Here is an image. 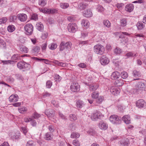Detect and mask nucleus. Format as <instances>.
<instances>
[{
    "label": "nucleus",
    "mask_w": 146,
    "mask_h": 146,
    "mask_svg": "<svg viewBox=\"0 0 146 146\" xmlns=\"http://www.w3.org/2000/svg\"><path fill=\"white\" fill-rule=\"evenodd\" d=\"M72 46V43L70 41H68L65 42L64 41H62L59 46V50L60 51H63L64 49L70 50H71Z\"/></svg>",
    "instance_id": "f257e3e1"
},
{
    "label": "nucleus",
    "mask_w": 146,
    "mask_h": 146,
    "mask_svg": "<svg viewBox=\"0 0 146 146\" xmlns=\"http://www.w3.org/2000/svg\"><path fill=\"white\" fill-rule=\"evenodd\" d=\"M110 121L114 124L118 125L121 123V118L118 115H113L110 116L109 118Z\"/></svg>",
    "instance_id": "f03ea898"
},
{
    "label": "nucleus",
    "mask_w": 146,
    "mask_h": 146,
    "mask_svg": "<svg viewBox=\"0 0 146 146\" xmlns=\"http://www.w3.org/2000/svg\"><path fill=\"white\" fill-rule=\"evenodd\" d=\"M94 48V52L98 54L102 55L105 51L104 47L99 44L95 45Z\"/></svg>",
    "instance_id": "7ed1b4c3"
},
{
    "label": "nucleus",
    "mask_w": 146,
    "mask_h": 146,
    "mask_svg": "<svg viewBox=\"0 0 146 146\" xmlns=\"http://www.w3.org/2000/svg\"><path fill=\"white\" fill-rule=\"evenodd\" d=\"M24 29L26 34L28 35H31L33 33V27L32 24L28 23L24 27Z\"/></svg>",
    "instance_id": "20e7f679"
},
{
    "label": "nucleus",
    "mask_w": 146,
    "mask_h": 146,
    "mask_svg": "<svg viewBox=\"0 0 146 146\" xmlns=\"http://www.w3.org/2000/svg\"><path fill=\"white\" fill-rule=\"evenodd\" d=\"M30 65L24 62L21 61L18 62L17 67L20 69L29 70L30 68Z\"/></svg>",
    "instance_id": "39448f33"
},
{
    "label": "nucleus",
    "mask_w": 146,
    "mask_h": 146,
    "mask_svg": "<svg viewBox=\"0 0 146 146\" xmlns=\"http://www.w3.org/2000/svg\"><path fill=\"white\" fill-rule=\"evenodd\" d=\"M67 28L68 31L72 33H75L78 29V27L76 24L73 23H69L68 25Z\"/></svg>",
    "instance_id": "423d86ee"
},
{
    "label": "nucleus",
    "mask_w": 146,
    "mask_h": 146,
    "mask_svg": "<svg viewBox=\"0 0 146 146\" xmlns=\"http://www.w3.org/2000/svg\"><path fill=\"white\" fill-rule=\"evenodd\" d=\"M80 86L77 82H73L71 84L70 89L72 92H78L80 90Z\"/></svg>",
    "instance_id": "0eeeda50"
},
{
    "label": "nucleus",
    "mask_w": 146,
    "mask_h": 146,
    "mask_svg": "<svg viewBox=\"0 0 146 146\" xmlns=\"http://www.w3.org/2000/svg\"><path fill=\"white\" fill-rule=\"evenodd\" d=\"M145 84L142 82H139L137 84L136 86V92L141 93L142 91L144 90L145 89Z\"/></svg>",
    "instance_id": "6e6552de"
},
{
    "label": "nucleus",
    "mask_w": 146,
    "mask_h": 146,
    "mask_svg": "<svg viewBox=\"0 0 146 146\" xmlns=\"http://www.w3.org/2000/svg\"><path fill=\"white\" fill-rule=\"evenodd\" d=\"M102 117V115L99 111H96L94 112L91 117V119L93 121L100 119Z\"/></svg>",
    "instance_id": "1a4fd4ad"
},
{
    "label": "nucleus",
    "mask_w": 146,
    "mask_h": 146,
    "mask_svg": "<svg viewBox=\"0 0 146 146\" xmlns=\"http://www.w3.org/2000/svg\"><path fill=\"white\" fill-rule=\"evenodd\" d=\"M100 63L103 65L108 64L110 62V60L105 55H102L100 58Z\"/></svg>",
    "instance_id": "9d476101"
},
{
    "label": "nucleus",
    "mask_w": 146,
    "mask_h": 146,
    "mask_svg": "<svg viewBox=\"0 0 146 146\" xmlns=\"http://www.w3.org/2000/svg\"><path fill=\"white\" fill-rule=\"evenodd\" d=\"M45 113L48 117H52L55 116V111L52 109H48L45 111Z\"/></svg>",
    "instance_id": "9b49d317"
},
{
    "label": "nucleus",
    "mask_w": 146,
    "mask_h": 146,
    "mask_svg": "<svg viewBox=\"0 0 146 146\" xmlns=\"http://www.w3.org/2000/svg\"><path fill=\"white\" fill-rule=\"evenodd\" d=\"M136 104L137 107L138 108H141L145 107L146 106V104L143 100L140 99L137 101Z\"/></svg>",
    "instance_id": "f8f14e48"
},
{
    "label": "nucleus",
    "mask_w": 146,
    "mask_h": 146,
    "mask_svg": "<svg viewBox=\"0 0 146 146\" xmlns=\"http://www.w3.org/2000/svg\"><path fill=\"white\" fill-rule=\"evenodd\" d=\"M110 91L112 94L114 95H116L120 93V89L117 87L113 86L111 88Z\"/></svg>",
    "instance_id": "ddd939ff"
},
{
    "label": "nucleus",
    "mask_w": 146,
    "mask_h": 146,
    "mask_svg": "<svg viewBox=\"0 0 146 146\" xmlns=\"http://www.w3.org/2000/svg\"><path fill=\"white\" fill-rule=\"evenodd\" d=\"M132 74L133 76L136 78L134 79L133 80H138L140 79L139 78L141 76V73L140 71L134 70L133 71Z\"/></svg>",
    "instance_id": "4468645a"
},
{
    "label": "nucleus",
    "mask_w": 146,
    "mask_h": 146,
    "mask_svg": "<svg viewBox=\"0 0 146 146\" xmlns=\"http://www.w3.org/2000/svg\"><path fill=\"white\" fill-rule=\"evenodd\" d=\"M18 19L21 22L26 21L27 19V16L24 13H20L17 15Z\"/></svg>",
    "instance_id": "2eb2a0df"
},
{
    "label": "nucleus",
    "mask_w": 146,
    "mask_h": 146,
    "mask_svg": "<svg viewBox=\"0 0 146 146\" xmlns=\"http://www.w3.org/2000/svg\"><path fill=\"white\" fill-rule=\"evenodd\" d=\"M83 15L85 17L89 18L92 17L93 14L91 10L90 9H88L83 12Z\"/></svg>",
    "instance_id": "dca6fc26"
},
{
    "label": "nucleus",
    "mask_w": 146,
    "mask_h": 146,
    "mask_svg": "<svg viewBox=\"0 0 146 146\" xmlns=\"http://www.w3.org/2000/svg\"><path fill=\"white\" fill-rule=\"evenodd\" d=\"M19 97L17 95L12 94L9 98V101L10 102H15L18 100Z\"/></svg>",
    "instance_id": "f3484780"
},
{
    "label": "nucleus",
    "mask_w": 146,
    "mask_h": 146,
    "mask_svg": "<svg viewBox=\"0 0 146 146\" xmlns=\"http://www.w3.org/2000/svg\"><path fill=\"white\" fill-rule=\"evenodd\" d=\"M36 28L40 32H43L44 31V26L41 22H37L36 25Z\"/></svg>",
    "instance_id": "a211bd4d"
},
{
    "label": "nucleus",
    "mask_w": 146,
    "mask_h": 146,
    "mask_svg": "<svg viewBox=\"0 0 146 146\" xmlns=\"http://www.w3.org/2000/svg\"><path fill=\"white\" fill-rule=\"evenodd\" d=\"M134 5L132 4H127L125 7V10L129 13L132 12L133 10Z\"/></svg>",
    "instance_id": "6ab92c4d"
},
{
    "label": "nucleus",
    "mask_w": 146,
    "mask_h": 146,
    "mask_svg": "<svg viewBox=\"0 0 146 146\" xmlns=\"http://www.w3.org/2000/svg\"><path fill=\"white\" fill-rule=\"evenodd\" d=\"M99 128L103 130L106 129L108 127V125L105 122L100 121L99 124Z\"/></svg>",
    "instance_id": "aec40b11"
},
{
    "label": "nucleus",
    "mask_w": 146,
    "mask_h": 146,
    "mask_svg": "<svg viewBox=\"0 0 146 146\" xmlns=\"http://www.w3.org/2000/svg\"><path fill=\"white\" fill-rule=\"evenodd\" d=\"M89 90L91 92L96 90L98 88L99 86L97 84L93 83L89 85Z\"/></svg>",
    "instance_id": "412c9836"
},
{
    "label": "nucleus",
    "mask_w": 146,
    "mask_h": 146,
    "mask_svg": "<svg viewBox=\"0 0 146 146\" xmlns=\"http://www.w3.org/2000/svg\"><path fill=\"white\" fill-rule=\"evenodd\" d=\"M121 119L126 124H129L131 123L130 117L128 115H125L123 116Z\"/></svg>",
    "instance_id": "4be33fe9"
},
{
    "label": "nucleus",
    "mask_w": 146,
    "mask_h": 146,
    "mask_svg": "<svg viewBox=\"0 0 146 146\" xmlns=\"http://www.w3.org/2000/svg\"><path fill=\"white\" fill-rule=\"evenodd\" d=\"M120 75L119 73L117 71L113 72L111 76V78L112 79L115 80L118 78Z\"/></svg>",
    "instance_id": "5701e85b"
},
{
    "label": "nucleus",
    "mask_w": 146,
    "mask_h": 146,
    "mask_svg": "<svg viewBox=\"0 0 146 146\" xmlns=\"http://www.w3.org/2000/svg\"><path fill=\"white\" fill-rule=\"evenodd\" d=\"M88 6L87 4L84 2H82L79 3L78 7V9L80 10H84Z\"/></svg>",
    "instance_id": "b1692460"
},
{
    "label": "nucleus",
    "mask_w": 146,
    "mask_h": 146,
    "mask_svg": "<svg viewBox=\"0 0 146 146\" xmlns=\"http://www.w3.org/2000/svg\"><path fill=\"white\" fill-rule=\"evenodd\" d=\"M84 105V103L80 100H78L76 102V106L78 108H81Z\"/></svg>",
    "instance_id": "393cba45"
},
{
    "label": "nucleus",
    "mask_w": 146,
    "mask_h": 146,
    "mask_svg": "<svg viewBox=\"0 0 146 146\" xmlns=\"http://www.w3.org/2000/svg\"><path fill=\"white\" fill-rule=\"evenodd\" d=\"M53 135L50 132H48L45 134L44 136V138L47 140H50L52 139Z\"/></svg>",
    "instance_id": "a878e982"
},
{
    "label": "nucleus",
    "mask_w": 146,
    "mask_h": 146,
    "mask_svg": "<svg viewBox=\"0 0 146 146\" xmlns=\"http://www.w3.org/2000/svg\"><path fill=\"white\" fill-rule=\"evenodd\" d=\"M81 24L82 26L87 28L89 27L90 23L86 19H83L82 21Z\"/></svg>",
    "instance_id": "bb28decb"
},
{
    "label": "nucleus",
    "mask_w": 146,
    "mask_h": 146,
    "mask_svg": "<svg viewBox=\"0 0 146 146\" xmlns=\"http://www.w3.org/2000/svg\"><path fill=\"white\" fill-rule=\"evenodd\" d=\"M136 25L137 29L139 31L142 30L145 27V25L139 21L137 22Z\"/></svg>",
    "instance_id": "cd10ccee"
},
{
    "label": "nucleus",
    "mask_w": 146,
    "mask_h": 146,
    "mask_svg": "<svg viewBox=\"0 0 146 146\" xmlns=\"http://www.w3.org/2000/svg\"><path fill=\"white\" fill-rule=\"evenodd\" d=\"M21 134L20 133H16L12 135L11 137L13 139H18L21 138Z\"/></svg>",
    "instance_id": "c85d7f7f"
},
{
    "label": "nucleus",
    "mask_w": 146,
    "mask_h": 146,
    "mask_svg": "<svg viewBox=\"0 0 146 146\" xmlns=\"http://www.w3.org/2000/svg\"><path fill=\"white\" fill-rule=\"evenodd\" d=\"M18 110L20 113L23 114L25 113L27 111V109L26 107L23 106L18 108Z\"/></svg>",
    "instance_id": "c756f323"
},
{
    "label": "nucleus",
    "mask_w": 146,
    "mask_h": 146,
    "mask_svg": "<svg viewBox=\"0 0 146 146\" xmlns=\"http://www.w3.org/2000/svg\"><path fill=\"white\" fill-rule=\"evenodd\" d=\"M6 44L5 42L3 39L0 38V48L6 49Z\"/></svg>",
    "instance_id": "7c9ffc66"
},
{
    "label": "nucleus",
    "mask_w": 146,
    "mask_h": 146,
    "mask_svg": "<svg viewBox=\"0 0 146 146\" xmlns=\"http://www.w3.org/2000/svg\"><path fill=\"white\" fill-rule=\"evenodd\" d=\"M49 48L51 50H54L57 47V45L56 43H52L48 45Z\"/></svg>",
    "instance_id": "2f4dec72"
},
{
    "label": "nucleus",
    "mask_w": 146,
    "mask_h": 146,
    "mask_svg": "<svg viewBox=\"0 0 146 146\" xmlns=\"http://www.w3.org/2000/svg\"><path fill=\"white\" fill-rule=\"evenodd\" d=\"M80 134L78 132H72L70 135V137L72 138L76 139L79 137Z\"/></svg>",
    "instance_id": "473e14b6"
},
{
    "label": "nucleus",
    "mask_w": 146,
    "mask_h": 146,
    "mask_svg": "<svg viewBox=\"0 0 146 146\" xmlns=\"http://www.w3.org/2000/svg\"><path fill=\"white\" fill-rule=\"evenodd\" d=\"M123 81L121 79L116 80L115 82V84L117 86H120L123 84Z\"/></svg>",
    "instance_id": "72a5a7b5"
},
{
    "label": "nucleus",
    "mask_w": 146,
    "mask_h": 146,
    "mask_svg": "<svg viewBox=\"0 0 146 146\" xmlns=\"http://www.w3.org/2000/svg\"><path fill=\"white\" fill-rule=\"evenodd\" d=\"M11 59L13 60H19L20 59L19 54H15L13 55L11 57Z\"/></svg>",
    "instance_id": "f704fd0d"
},
{
    "label": "nucleus",
    "mask_w": 146,
    "mask_h": 146,
    "mask_svg": "<svg viewBox=\"0 0 146 146\" xmlns=\"http://www.w3.org/2000/svg\"><path fill=\"white\" fill-rule=\"evenodd\" d=\"M103 23L104 26L108 28L111 27V24L108 20H105L103 21Z\"/></svg>",
    "instance_id": "c9c22d12"
},
{
    "label": "nucleus",
    "mask_w": 146,
    "mask_h": 146,
    "mask_svg": "<svg viewBox=\"0 0 146 146\" xmlns=\"http://www.w3.org/2000/svg\"><path fill=\"white\" fill-rule=\"evenodd\" d=\"M20 50L21 52L23 53H27L29 51L28 48L24 46H22L20 48Z\"/></svg>",
    "instance_id": "e433bc0d"
},
{
    "label": "nucleus",
    "mask_w": 146,
    "mask_h": 146,
    "mask_svg": "<svg viewBox=\"0 0 146 146\" xmlns=\"http://www.w3.org/2000/svg\"><path fill=\"white\" fill-rule=\"evenodd\" d=\"M48 14H52L57 13L58 10L55 9H48Z\"/></svg>",
    "instance_id": "4c0bfd02"
},
{
    "label": "nucleus",
    "mask_w": 146,
    "mask_h": 146,
    "mask_svg": "<svg viewBox=\"0 0 146 146\" xmlns=\"http://www.w3.org/2000/svg\"><path fill=\"white\" fill-rule=\"evenodd\" d=\"M69 117L70 120L72 121H74L77 119V117L75 114H70Z\"/></svg>",
    "instance_id": "58836bf2"
},
{
    "label": "nucleus",
    "mask_w": 146,
    "mask_h": 146,
    "mask_svg": "<svg viewBox=\"0 0 146 146\" xmlns=\"http://www.w3.org/2000/svg\"><path fill=\"white\" fill-rule=\"evenodd\" d=\"M121 49L119 48L116 47V48L114 50V53L116 54H119L122 52Z\"/></svg>",
    "instance_id": "ea45409f"
},
{
    "label": "nucleus",
    "mask_w": 146,
    "mask_h": 146,
    "mask_svg": "<svg viewBox=\"0 0 146 146\" xmlns=\"http://www.w3.org/2000/svg\"><path fill=\"white\" fill-rule=\"evenodd\" d=\"M46 3V0H39L38 4L39 5L42 7H44Z\"/></svg>",
    "instance_id": "a19ab883"
},
{
    "label": "nucleus",
    "mask_w": 146,
    "mask_h": 146,
    "mask_svg": "<svg viewBox=\"0 0 146 146\" xmlns=\"http://www.w3.org/2000/svg\"><path fill=\"white\" fill-rule=\"evenodd\" d=\"M40 48L38 46H35L33 48L32 50L35 54L38 53L40 50Z\"/></svg>",
    "instance_id": "79ce46f5"
},
{
    "label": "nucleus",
    "mask_w": 146,
    "mask_h": 146,
    "mask_svg": "<svg viewBox=\"0 0 146 146\" xmlns=\"http://www.w3.org/2000/svg\"><path fill=\"white\" fill-rule=\"evenodd\" d=\"M60 6L62 8L65 9L69 7V5L67 3H60Z\"/></svg>",
    "instance_id": "37998d69"
},
{
    "label": "nucleus",
    "mask_w": 146,
    "mask_h": 146,
    "mask_svg": "<svg viewBox=\"0 0 146 146\" xmlns=\"http://www.w3.org/2000/svg\"><path fill=\"white\" fill-rule=\"evenodd\" d=\"M41 116L40 114L36 112H35L32 114L33 119H38Z\"/></svg>",
    "instance_id": "c03bdc74"
},
{
    "label": "nucleus",
    "mask_w": 146,
    "mask_h": 146,
    "mask_svg": "<svg viewBox=\"0 0 146 146\" xmlns=\"http://www.w3.org/2000/svg\"><path fill=\"white\" fill-rule=\"evenodd\" d=\"M7 29L8 31L9 32H12L15 30V28L14 25H10L8 27Z\"/></svg>",
    "instance_id": "a18cd8bd"
},
{
    "label": "nucleus",
    "mask_w": 146,
    "mask_h": 146,
    "mask_svg": "<svg viewBox=\"0 0 146 146\" xmlns=\"http://www.w3.org/2000/svg\"><path fill=\"white\" fill-rule=\"evenodd\" d=\"M127 21L126 19L123 18L121 20L120 24L121 26L124 27L127 25Z\"/></svg>",
    "instance_id": "49530a36"
},
{
    "label": "nucleus",
    "mask_w": 146,
    "mask_h": 146,
    "mask_svg": "<svg viewBox=\"0 0 146 146\" xmlns=\"http://www.w3.org/2000/svg\"><path fill=\"white\" fill-rule=\"evenodd\" d=\"M97 9L99 12H102L105 9L101 5H98Z\"/></svg>",
    "instance_id": "de8ad7c7"
},
{
    "label": "nucleus",
    "mask_w": 146,
    "mask_h": 146,
    "mask_svg": "<svg viewBox=\"0 0 146 146\" xmlns=\"http://www.w3.org/2000/svg\"><path fill=\"white\" fill-rule=\"evenodd\" d=\"M120 76L122 78L125 79L128 77V74L126 72H123L121 73Z\"/></svg>",
    "instance_id": "09e8293b"
},
{
    "label": "nucleus",
    "mask_w": 146,
    "mask_h": 146,
    "mask_svg": "<svg viewBox=\"0 0 146 146\" xmlns=\"http://www.w3.org/2000/svg\"><path fill=\"white\" fill-rule=\"evenodd\" d=\"M29 119L31 121V124L33 127L36 126L37 123L36 121L34 120L33 118H29Z\"/></svg>",
    "instance_id": "8fccbe9b"
},
{
    "label": "nucleus",
    "mask_w": 146,
    "mask_h": 146,
    "mask_svg": "<svg viewBox=\"0 0 146 146\" xmlns=\"http://www.w3.org/2000/svg\"><path fill=\"white\" fill-rule=\"evenodd\" d=\"M54 80L56 81L60 82L62 79L61 77L58 74H55L54 76Z\"/></svg>",
    "instance_id": "3c124183"
},
{
    "label": "nucleus",
    "mask_w": 146,
    "mask_h": 146,
    "mask_svg": "<svg viewBox=\"0 0 146 146\" xmlns=\"http://www.w3.org/2000/svg\"><path fill=\"white\" fill-rule=\"evenodd\" d=\"M104 99L103 97L102 96L99 97L96 100V103L97 104H96V105L98 106V104H100L102 101Z\"/></svg>",
    "instance_id": "603ef678"
},
{
    "label": "nucleus",
    "mask_w": 146,
    "mask_h": 146,
    "mask_svg": "<svg viewBox=\"0 0 146 146\" xmlns=\"http://www.w3.org/2000/svg\"><path fill=\"white\" fill-rule=\"evenodd\" d=\"M48 35V33L44 31L42 33V35L41 36V38L43 39H45L47 38Z\"/></svg>",
    "instance_id": "864d4df0"
},
{
    "label": "nucleus",
    "mask_w": 146,
    "mask_h": 146,
    "mask_svg": "<svg viewBox=\"0 0 146 146\" xmlns=\"http://www.w3.org/2000/svg\"><path fill=\"white\" fill-rule=\"evenodd\" d=\"M31 19L35 21H36L38 20V15L37 14H33L31 16Z\"/></svg>",
    "instance_id": "5fc2aeb1"
},
{
    "label": "nucleus",
    "mask_w": 146,
    "mask_h": 146,
    "mask_svg": "<svg viewBox=\"0 0 146 146\" xmlns=\"http://www.w3.org/2000/svg\"><path fill=\"white\" fill-rule=\"evenodd\" d=\"M7 20L6 17H3L0 19V25L6 23Z\"/></svg>",
    "instance_id": "6e6d98bb"
},
{
    "label": "nucleus",
    "mask_w": 146,
    "mask_h": 146,
    "mask_svg": "<svg viewBox=\"0 0 146 146\" xmlns=\"http://www.w3.org/2000/svg\"><path fill=\"white\" fill-rule=\"evenodd\" d=\"M17 19V16L15 15H11L10 17V22H15Z\"/></svg>",
    "instance_id": "4d7b16f0"
},
{
    "label": "nucleus",
    "mask_w": 146,
    "mask_h": 146,
    "mask_svg": "<svg viewBox=\"0 0 146 146\" xmlns=\"http://www.w3.org/2000/svg\"><path fill=\"white\" fill-rule=\"evenodd\" d=\"M120 143L124 146H127L129 143V142L127 139L123 141H121Z\"/></svg>",
    "instance_id": "13d9d810"
},
{
    "label": "nucleus",
    "mask_w": 146,
    "mask_h": 146,
    "mask_svg": "<svg viewBox=\"0 0 146 146\" xmlns=\"http://www.w3.org/2000/svg\"><path fill=\"white\" fill-rule=\"evenodd\" d=\"M48 9L39 8V10L41 12H42L44 13L48 14Z\"/></svg>",
    "instance_id": "bf43d9fd"
},
{
    "label": "nucleus",
    "mask_w": 146,
    "mask_h": 146,
    "mask_svg": "<svg viewBox=\"0 0 146 146\" xmlns=\"http://www.w3.org/2000/svg\"><path fill=\"white\" fill-rule=\"evenodd\" d=\"M52 85V83L50 80H48L47 81L46 84V86L47 88H50Z\"/></svg>",
    "instance_id": "052dcab7"
},
{
    "label": "nucleus",
    "mask_w": 146,
    "mask_h": 146,
    "mask_svg": "<svg viewBox=\"0 0 146 146\" xmlns=\"http://www.w3.org/2000/svg\"><path fill=\"white\" fill-rule=\"evenodd\" d=\"M73 144L75 146H80V143L79 141L78 140L76 139H74L73 140Z\"/></svg>",
    "instance_id": "680f3d73"
},
{
    "label": "nucleus",
    "mask_w": 146,
    "mask_h": 146,
    "mask_svg": "<svg viewBox=\"0 0 146 146\" xmlns=\"http://www.w3.org/2000/svg\"><path fill=\"white\" fill-rule=\"evenodd\" d=\"M99 93L96 92H94L92 93V97L94 98H98Z\"/></svg>",
    "instance_id": "e2e57ef3"
},
{
    "label": "nucleus",
    "mask_w": 146,
    "mask_h": 146,
    "mask_svg": "<svg viewBox=\"0 0 146 146\" xmlns=\"http://www.w3.org/2000/svg\"><path fill=\"white\" fill-rule=\"evenodd\" d=\"M78 43L79 45L83 46L88 44V40L84 41H79Z\"/></svg>",
    "instance_id": "0e129e2a"
},
{
    "label": "nucleus",
    "mask_w": 146,
    "mask_h": 146,
    "mask_svg": "<svg viewBox=\"0 0 146 146\" xmlns=\"http://www.w3.org/2000/svg\"><path fill=\"white\" fill-rule=\"evenodd\" d=\"M36 59L38 61H42V60H44V62L46 64H49V63L50 61L48 60L47 59H42V58H36Z\"/></svg>",
    "instance_id": "69168bd1"
},
{
    "label": "nucleus",
    "mask_w": 146,
    "mask_h": 146,
    "mask_svg": "<svg viewBox=\"0 0 146 146\" xmlns=\"http://www.w3.org/2000/svg\"><path fill=\"white\" fill-rule=\"evenodd\" d=\"M88 133L91 135H94L95 134V131L94 129H90L88 131Z\"/></svg>",
    "instance_id": "338daca9"
},
{
    "label": "nucleus",
    "mask_w": 146,
    "mask_h": 146,
    "mask_svg": "<svg viewBox=\"0 0 146 146\" xmlns=\"http://www.w3.org/2000/svg\"><path fill=\"white\" fill-rule=\"evenodd\" d=\"M58 113L59 116L61 118L64 119H66V117L62 113L60 112H59Z\"/></svg>",
    "instance_id": "774afa93"
}]
</instances>
